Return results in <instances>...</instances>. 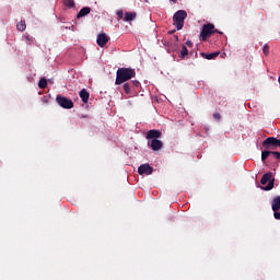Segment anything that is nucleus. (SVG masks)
<instances>
[{
    "label": "nucleus",
    "instance_id": "nucleus-16",
    "mask_svg": "<svg viewBox=\"0 0 280 280\" xmlns=\"http://www.w3.org/2000/svg\"><path fill=\"white\" fill-rule=\"evenodd\" d=\"M220 56V52H211L206 55L207 60H213V58H218Z\"/></svg>",
    "mask_w": 280,
    "mask_h": 280
},
{
    "label": "nucleus",
    "instance_id": "nucleus-9",
    "mask_svg": "<svg viewBox=\"0 0 280 280\" xmlns=\"http://www.w3.org/2000/svg\"><path fill=\"white\" fill-rule=\"evenodd\" d=\"M151 148L156 152L158 150H161V148H163V142L159 139H153L151 140Z\"/></svg>",
    "mask_w": 280,
    "mask_h": 280
},
{
    "label": "nucleus",
    "instance_id": "nucleus-4",
    "mask_svg": "<svg viewBox=\"0 0 280 280\" xmlns=\"http://www.w3.org/2000/svg\"><path fill=\"white\" fill-rule=\"evenodd\" d=\"M56 102L61 106V108H73V101L65 96H57Z\"/></svg>",
    "mask_w": 280,
    "mask_h": 280
},
{
    "label": "nucleus",
    "instance_id": "nucleus-21",
    "mask_svg": "<svg viewBox=\"0 0 280 280\" xmlns=\"http://www.w3.org/2000/svg\"><path fill=\"white\" fill-rule=\"evenodd\" d=\"M124 91L127 95H130V83H125L124 84Z\"/></svg>",
    "mask_w": 280,
    "mask_h": 280
},
{
    "label": "nucleus",
    "instance_id": "nucleus-1",
    "mask_svg": "<svg viewBox=\"0 0 280 280\" xmlns=\"http://www.w3.org/2000/svg\"><path fill=\"white\" fill-rule=\"evenodd\" d=\"M135 75H137V72H135V69L119 68L116 72L115 84H124V82H128V80H132Z\"/></svg>",
    "mask_w": 280,
    "mask_h": 280
},
{
    "label": "nucleus",
    "instance_id": "nucleus-19",
    "mask_svg": "<svg viewBox=\"0 0 280 280\" xmlns=\"http://www.w3.org/2000/svg\"><path fill=\"white\" fill-rule=\"evenodd\" d=\"M189 50L187 49V46L182 47L180 57L185 58V56H188Z\"/></svg>",
    "mask_w": 280,
    "mask_h": 280
},
{
    "label": "nucleus",
    "instance_id": "nucleus-18",
    "mask_svg": "<svg viewBox=\"0 0 280 280\" xmlns=\"http://www.w3.org/2000/svg\"><path fill=\"white\" fill-rule=\"evenodd\" d=\"M63 2L67 8H75V2L73 0H63Z\"/></svg>",
    "mask_w": 280,
    "mask_h": 280
},
{
    "label": "nucleus",
    "instance_id": "nucleus-5",
    "mask_svg": "<svg viewBox=\"0 0 280 280\" xmlns=\"http://www.w3.org/2000/svg\"><path fill=\"white\" fill-rule=\"evenodd\" d=\"M214 27L215 26H213V24H206V25H203L201 34H200L202 40H206L207 38H209V36H211L213 34Z\"/></svg>",
    "mask_w": 280,
    "mask_h": 280
},
{
    "label": "nucleus",
    "instance_id": "nucleus-6",
    "mask_svg": "<svg viewBox=\"0 0 280 280\" xmlns=\"http://www.w3.org/2000/svg\"><path fill=\"white\" fill-rule=\"evenodd\" d=\"M152 172H154V168H152V166H150V164H142L138 167V174H140V175L145 174V176H150V174H152Z\"/></svg>",
    "mask_w": 280,
    "mask_h": 280
},
{
    "label": "nucleus",
    "instance_id": "nucleus-27",
    "mask_svg": "<svg viewBox=\"0 0 280 280\" xmlns=\"http://www.w3.org/2000/svg\"><path fill=\"white\" fill-rule=\"evenodd\" d=\"M213 117H214V119H220V114H219V113H215V114L213 115Z\"/></svg>",
    "mask_w": 280,
    "mask_h": 280
},
{
    "label": "nucleus",
    "instance_id": "nucleus-14",
    "mask_svg": "<svg viewBox=\"0 0 280 280\" xmlns=\"http://www.w3.org/2000/svg\"><path fill=\"white\" fill-rule=\"evenodd\" d=\"M16 28L19 30V32H25L26 25L24 21H21L18 23Z\"/></svg>",
    "mask_w": 280,
    "mask_h": 280
},
{
    "label": "nucleus",
    "instance_id": "nucleus-25",
    "mask_svg": "<svg viewBox=\"0 0 280 280\" xmlns=\"http://www.w3.org/2000/svg\"><path fill=\"white\" fill-rule=\"evenodd\" d=\"M186 45H187V47H194V43H191V40H187Z\"/></svg>",
    "mask_w": 280,
    "mask_h": 280
},
{
    "label": "nucleus",
    "instance_id": "nucleus-7",
    "mask_svg": "<svg viewBox=\"0 0 280 280\" xmlns=\"http://www.w3.org/2000/svg\"><path fill=\"white\" fill-rule=\"evenodd\" d=\"M96 43L98 47H104L108 43V35L106 33L98 34L96 37Z\"/></svg>",
    "mask_w": 280,
    "mask_h": 280
},
{
    "label": "nucleus",
    "instance_id": "nucleus-11",
    "mask_svg": "<svg viewBox=\"0 0 280 280\" xmlns=\"http://www.w3.org/2000/svg\"><path fill=\"white\" fill-rule=\"evenodd\" d=\"M83 104H89V97H90V94L88 93L86 90H81L80 93H79Z\"/></svg>",
    "mask_w": 280,
    "mask_h": 280
},
{
    "label": "nucleus",
    "instance_id": "nucleus-13",
    "mask_svg": "<svg viewBox=\"0 0 280 280\" xmlns=\"http://www.w3.org/2000/svg\"><path fill=\"white\" fill-rule=\"evenodd\" d=\"M135 19H137V13H132V12L125 13V21L130 22V21H135Z\"/></svg>",
    "mask_w": 280,
    "mask_h": 280
},
{
    "label": "nucleus",
    "instance_id": "nucleus-3",
    "mask_svg": "<svg viewBox=\"0 0 280 280\" xmlns=\"http://www.w3.org/2000/svg\"><path fill=\"white\" fill-rule=\"evenodd\" d=\"M261 185H267L262 188L265 191H270L275 187V180H272V173H266L260 179Z\"/></svg>",
    "mask_w": 280,
    "mask_h": 280
},
{
    "label": "nucleus",
    "instance_id": "nucleus-17",
    "mask_svg": "<svg viewBox=\"0 0 280 280\" xmlns=\"http://www.w3.org/2000/svg\"><path fill=\"white\" fill-rule=\"evenodd\" d=\"M270 154H272V152H270V151H262L261 152V162L264 163V161H266V159H268V156H270Z\"/></svg>",
    "mask_w": 280,
    "mask_h": 280
},
{
    "label": "nucleus",
    "instance_id": "nucleus-28",
    "mask_svg": "<svg viewBox=\"0 0 280 280\" xmlns=\"http://www.w3.org/2000/svg\"><path fill=\"white\" fill-rule=\"evenodd\" d=\"M173 3H176L178 0H171Z\"/></svg>",
    "mask_w": 280,
    "mask_h": 280
},
{
    "label": "nucleus",
    "instance_id": "nucleus-20",
    "mask_svg": "<svg viewBox=\"0 0 280 280\" xmlns=\"http://www.w3.org/2000/svg\"><path fill=\"white\" fill-rule=\"evenodd\" d=\"M262 52L265 54V56H268V54H270V47L268 46V44H265V46L262 47Z\"/></svg>",
    "mask_w": 280,
    "mask_h": 280
},
{
    "label": "nucleus",
    "instance_id": "nucleus-26",
    "mask_svg": "<svg viewBox=\"0 0 280 280\" xmlns=\"http://www.w3.org/2000/svg\"><path fill=\"white\" fill-rule=\"evenodd\" d=\"M133 86H139V81L135 80L132 81Z\"/></svg>",
    "mask_w": 280,
    "mask_h": 280
},
{
    "label": "nucleus",
    "instance_id": "nucleus-2",
    "mask_svg": "<svg viewBox=\"0 0 280 280\" xmlns=\"http://www.w3.org/2000/svg\"><path fill=\"white\" fill-rule=\"evenodd\" d=\"M186 19L187 12L185 10H179L173 16V25H175L177 30H180L184 27Z\"/></svg>",
    "mask_w": 280,
    "mask_h": 280
},
{
    "label": "nucleus",
    "instance_id": "nucleus-10",
    "mask_svg": "<svg viewBox=\"0 0 280 280\" xmlns=\"http://www.w3.org/2000/svg\"><path fill=\"white\" fill-rule=\"evenodd\" d=\"M88 14H91V8L90 7H84L79 11L77 18L82 19L83 16H88Z\"/></svg>",
    "mask_w": 280,
    "mask_h": 280
},
{
    "label": "nucleus",
    "instance_id": "nucleus-23",
    "mask_svg": "<svg viewBox=\"0 0 280 280\" xmlns=\"http://www.w3.org/2000/svg\"><path fill=\"white\" fill-rule=\"evenodd\" d=\"M117 16H118L119 19H124V11H118V12H117Z\"/></svg>",
    "mask_w": 280,
    "mask_h": 280
},
{
    "label": "nucleus",
    "instance_id": "nucleus-15",
    "mask_svg": "<svg viewBox=\"0 0 280 280\" xmlns=\"http://www.w3.org/2000/svg\"><path fill=\"white\" fill-rule=\"evenodd\" d=\"M39 89H47V79L43 78L38 82Z\"/></svg>",
    "mask_w": 280,
    "mask_h": 280
},
{
    "label": "nucleus",
    "instance_id": "nucleus-12",
    "mask_svg": "<svg viewBox=\"0 0 280 280\" xmlns=\"http://www.w3.org/2000/svg\"><path fill=\"white\" fill-rule=\"evenodd\" d=\"M280 209V196L273 198L272 200V211H279Z\"/></svg>",
    "mask_w": 280,
    "mask_h": 280
},
{
    "label": "nucleus",
    "instance_id": "nucleus-24",
    "mask_svg": "<svg viewBox=\"0 0 280 280\" xmlns=\"http://www.w3.org/2000/svg\"><path fill=\"white\" fill-rule=\"evenodd\" d=\"M271 154H273L276 156V159H280V153L279 152L273 151V152H271Z\"/></svg>",
    "mask_w": 280,
    "mask_h": 280
},
{
    "label": "nucleus",
    "instance_id": "nucleus-8",
    "mask_svg": "<svg viewBox=\"0 0 280 280\" xmlns=\"http://www.w3.org/2000/svg\"><path fill=\"white\" fill-rule=\"evenodd\" d=\"M161 137V131L156 130V129H152V130H149L148 133H147V139H160Z\"/></svg>",
    "mask_w": 280,
    "mask_h": 280
},
{
    "label": "nucleus",
    "instance_id": "nucleus-22",
    "mask_svg": "<svg viewBox=\"0 0 280 280\" xmlns=\"http://www.w3.org/2000/svg\"><path fill=\"white\" fill-rule=\"evenodd\" d=\"M273 217L276 220H280V212L273 211Z\"/></svg>",
    "mask_w": 280,
    "mask_h": 280
}]
</instances>
